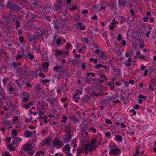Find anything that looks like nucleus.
<instances>
[{"label": "nucleus", "instance_id": "47", "mask_svg": "<svg viewBox=\"0 0 156 156\" xmlns=\"http://www.w3.org/2000/svg\"><path fill=\"white\" fill-rule=\"evenodd\" d=\"M2 156H10V154L8 152L6 151L2 154Z\"/></svg>", "mask_w": 156, "mask_h": 156}, {"label": "nucleus", "instance_id": "10", "mask_svg": "<svg viewBox=\"0 0 156 156\" xmlns=\"http://www.w3.org/2000/svg\"><path fill=\"white\" fill-rule=\"evenodd\" d=\"M114 139L115 141L118 142L119 143H120L122 142V137L121 136L118 134H115L114 135Z\"/></svg>", "mask_w": 156, "mask_h": 156}, {"label": "nucleus", "instance_id": "22", "mask_svg": "<svg viewBox=\"0 0 156 156\" xmlns=\"http://www.w3.org/2000/svg\"><path fill=\"white\" fill-rule=\"evenodd\" d=\"M68 117L66 116H62V119L60 121L61 122L63 123H65L66 122V120H68Z\"/></svg>", "mask_w": 156, "mask_h": 156}, {"label": "nucleus", "instance_id": "51", "mask_svg": "<svg viewBox=\"0 0 156 156\" xmlns=\"http://www.w3.org/2000/svg\"><path fill=\"white\" fill-rule=\"evenodd\" d=\"M102 66H103V65H102L101 64H99L96 65L95 66V68H96V69H98L99 67H102Z\"/></svg>", "mask_w": 156, "mask_h": 156}, {"label": "nucleus", "instance_id": "2", "mask_svg": "<svg viewBox=\"0 0 156 156\" xmlns=\"http://www.w3.org/2000/svg\"><path fill=\"white\" fill-rule=\"evenodd\" d=\"M52 144L54 147L59 148L63 146V143L61 141L59 138L57 137L53 139Z\"/></svg>", "mask_w": 156, "mask_h": 156}, {"label": "nucleus", "instance_id": "20", "mask_svg": "<svg viewBox=\"0 0 156 156\" xmlns=\"http://www.w3.org/2000/svg\"><path fill=\"white\" fill-rule=\"evenodd\" d=\"M83 94V91L82 90L77 89L75 90L74 94L79 96L82 95Z\"/></svg>", "mask_w": 156, "mask_h": 156}, {"label": "nucleus", "instance_id": "56", "mask_svg": "<svg viewBox=\"0 0 156 156\" xmlns=\"http://www.w3.org/2000/svg\"><path fill=\"white\" fill-rule=\"evenodd\" d=\"M39 76L40 77L42 78H44L45 76L44 74L41 73H40L39 74Z\"/></svg>", "mask_w": 156, "mask_h": 156}, {"label": "nucleus", "instance_id": "18", "mask_svg": "<svg viewBox=\"0 0 156 156\" xmlns=\"http://www.w3.org/2000/svg\"><path fill=\"white\" fill-rule=\"evenodd\" d=\"M77 140L76 138H74L71 141V146L73 147H75L77 146L76 144Z\"/></svg>", "mask_w": 156, "mask_h": 156}, {"label": "nucleus", "instance_id": "17", "mask_svg": "<svg viewBox=\"0 0 156 156\" xmlns=\"http://www.w3.org/2000/svg\"><path fill=\"white\" fill-rule=\"evenodd\" d=\"M54 28L56 30H58L60 28V23L58 22L54 21Z\"/></svg>", "mask_w": 156, "mask_h": 156}, {"label": "nucleus", "instance_id": "52", "mask_svg": "<svg viewBox=\"0 0 156 156\" xmlns=\"http://www.w3.org/2000/svg\"><path fill=\"white\" fill-rule=\"evenodd\" d=\"M90 129L93 131V133H94L96 132V129L94 127H91Z\"/></svg>", "mask_w": 156, "mask_h": 156}, {"label": "nucleus", "instance_id": "32", "mask_svg": "<svg viewBox=\"0 0 156 156\" xmlns=\"http://www.w3.org/2000/svg\"><path fill=\"white\" fill-rule=\"evenodd\" d=\"M8 80V78H5L3 79V82L4 85H7Z\"/></svg>", "mask_w": 156, "mask_h": 156}, {"label": "nucleus", "instance_id": "26", "mask_svg": "<svg viewBox=\"0 0 156 156\" xmlns=\"http://www.w3.org/2000/svg\"><path fill=\"white\" fill-rule=\"evenodd\" d=\"M2 122L5 125L7 126L11 123V121L8 120H4Z\"/></svg>", "mask_w": 156, "mask_h": 156}, {"label": "nucleus", "instance_id": "11", "mask_svg": "<svg viewBox=\"0 0 156 156\" xmlns=\"http://www.w3.org/2000/svg\"><path fill=\"white\" fill-rule=\"evenodd\" d=\"M33 132L28 130L26 131L24 133L25 137L28 138L32 136Z\"/></svg>", "mask_w": 156, "mask_h": 156}, {"label": "nucleus", "instance_id": "53", "mask_svg": "<svg viewBox=\"0 0 156 156\" xmlns=\"http://www.w3.org/2000/svg\"><path fill=\"white\" fill-rule=\"evenodd\" d=\"M19 40H20V42L21 43H22L24 41V40L23 38V37H19Z\"/></svg>", "mask_w": 156, "mask_h": 156}, {"label": "nucleus", "instance_id": "61", "mask_svg": "<svg viewBox=\"0 0 156 156\" xmlns=\"http://www.w3.org/2000/svg\"><path fill=\"white\" fill-rule=\"evenodd\" d=\"M129 54L130 53L129 51H127L126 52V54H125V56L126 57H128L129 56Z\"/></svg>", "mask_w": 156, "mask_h": 156}, {"label": "nucleus", "instance_id": "13", "mask_svg": "<svg viewBox=\"0 0 156 156\" xmlns=\"http://www.w3.org/2000/svg\"><path fill=\"white\" fill-rule=\"evenodd\" d=\"M132 58L129 57L127 60V62L126 61L122 62V63L124 65H126L127 67H129L130 65L131 64L130 63V62L131 61Z\"/></svg>", "mask_w": 156, "mask_h": 156}, {"label": "nucleus", "instance_id": "45", "mask_svg": "<svg viewBox=\"0 0 156 156\" xmlns=\"http://www.w3.org/2000/svg\"><path fill=\"white\" fill-rule=\"evenodd\" d=\"M116 54L119 56H121L122 55V53L121 52V50L120 49L116 51Z\"/></svg>", "mask_w": 156, "mask_h": 156}, {"label": "nucleus", "instance_id": "57", "mask_svg": "<svg viewBox=\"0 0 156 156\" xmlns=\"http://www.w3.org/2000/svg\"><path fill=\"white\" fill-rule=\"evenodd\" d=\"M149 17H145L143 19V21L145 22H147V21L149 19Z\"/></svg>", "mask_w": 156, "mask_h": 156}, {"label": "nucleus", "instance_id": "55", "mask_svg": "<svg viewBox=\"0 0 156 156\" xmlns=\"http://www.w3.org/2000/svg\"><path fill=\"white\" fill-rule=\"evenodd\" d=\"M149 89H150V90L151 91H153L154 90V89L151 86V84H149Z\"/></svg>", "mask_w": 156, "mask_h": 156}, {"label": "nucleus", "instance_id": "19", "mask_svg": "<svg viewBox=\"0 0 156 156\" xmlns=\"http://www.w3.org/2000/svg\"><path fill=\"white\" fill-rule=\"evenodd\" d=\"M10 8L12 9L13 10H19L20 9V8L17 5H16L13 4L10 6Z\"/></svg>", "mask_w": 156, "mask_h": 156}, {"label": "nucleus", "instance_id": "40", "mask_svg": "<svg viewBox=\"0 0 156 156\" xmlns=\"http://www.w3.org/2000/svg\"><path fill=\"white\" fill-rule=\"evenodd\" d=\"M77 8L75 5H73L72 8H69L70 11H74L77 9Z\"/></svg>", "mask_w": 156, "mask_h": 156}, {"label": "nucleus", "instance_id": "38", "mask_svg": "<svg viewBox=\"0 0 156 156\" xmlns=\"http://www.w3.org/2000/svg\"><path fill=\"white\" fill-rule=\"evenodd\" d=\"M100 76L101 79L105 81L107 79V77L105 75H101Z\"/></svg>", "mask_w": 156, "mask_h": 156}, {"label": "nucleus", "instance_id": "33", "mask_svg": "<svg viewBox=\"0 0 156 156\" xmlns=\"http://www.w3.org/2000/svg\"><path fill=\"white\" fill-rule=\"evenodd\" d=\"M82 41L85 44H87L88 42V40L87 38H84L82 39Z\"/></svg>", "mask_w": 156, "mask_h": 156}, {"label": "nucleus", "instance_id": "39", "mask_svg": "<svg viewBox=\"0 0 156 156\" xmlns=\"http://www.w3.org/2000/svg\"><path fill=\"white\" fill-rule=\"evenodd\" d=\"M151 83L153 84H154L156 83V79L152 78L151 79Z\"/></svg>", "mask_w": 156, "mask_h": 156}, {"label": "nucleus", "instance_id": "58", "mask_svg": "<svg viewBox=\"0 0 156 156\" xmlns=\"http://www.w3.org/2000/svg\"><path fill=\"white\" fill-rule=\"evenodd\" d=\"M9 90L10 92H13V91H14L15 89L13 87H10V88H9Z\"/></svg>", "mask_w": 156, "mask_h": 156}, {"label": "nucleus", "instance_id": "28", "mask_svg": "<svg viewBox=\"0 0 156 156\" xmlns=\"http://www.w3.org/2000/svg\"><path fill=\"white\" fill-rule=\"evenodd\" d=\"M45 110L43 109L41 110H39L38 113L40 115H42L45 113Z\"/></svg>", "mask_w": 156, "mask_h": 156}, {"label": "nucleus", "instance_id": "7", "mask_svg": "<svg viewBox=\"0 0 156 156\" xmlns=\"http://www.w3.org/2000/svg\"><path fill=\"white\" fill-rule=\"evenodd\" d=\"M118 22L117 21H116L115 19L113 20L112 22L111 23V25H110L109 27L110 30H113L114 28L116 27L115 25L118 24Z\"/></svg>", "mask_w": 156, "mask_h": 156}, {"label": "nucleus", "instance_id": "62", "mask_svg": "<svg viewBox=\"0 0 156 156\" xmlns=\"http://www.w3.org/2000/svg\"><path fill=\"white\" fill-rule=\"evenodd\" d=\"M88 11L87 10H84L81 12L82 14H86L88 13Z\"/></svg>", "mask_w": 156, "mask_h": 156}, {"label": "nucleus", "instance_id": "14", "mask_svg": "<svg viewBox=\"0 0 156 156\" xmlns=\"http://www.w3.org/2000/svg\"><path fill=\"white\" fill-rule=\"evenodd\" d=\"M49 65L48 63L47 62L42 64L43 68L44 69L45 71L47 72L48 71V68H47L48 66Z\"/></svg>", "mask_w": 156, "mask_h": 156}, {"label": "nucleus", "instance_id": "59", "mask_svg": "<svg viewBox=\"0 0 156 156\" xmlns=\"http://www.w3.org/2000/svg\"><path fill=\"white\" fill-rule=\"evenodd\" d=\"M97 141L96 140H92L91 141V143H90V144H92L93 145H94V144H95Z\"/></svg>", "mask_w": 156, "mask_h": 156}, {"label": "nucleus", "instance_id": "44", "mask_svg": "<svg viewBox=\"0 0 156 156\" xmlns=\"http://www.w3.org/2000/svg\"><path fill=\"white\" fill-rule=\"evenodd\" d=\"M105 135L107 137H109L111 135V133L109 132H106L105 133Z\"/></svg>", "mask_w": 156, "mask_h": 156}, {"label": "nucleus", "instance_id": "46", "mask_svg": "<svg viewBox=\"0 0 156 156\" xmlns=\"http://www.w3.org/2000/svg\"><path fill=\"white\" fill-rule=\"evenodd\" d=\"M138 97L141 98V99H145L146 98V97L145 96H143L142 94H140L138 96Z\"/></svg>", "mask_w": 156, "mask_h": 156}, {"label": "nucleus", "instance_id": "9", "mask_svg": "<svg viewBox=\"0 0 156 156\" xmlns=\"http://www.w3.org/2000/svg\"><path fill=\"white\" fill-rule=\"evenodd\" d=\"M70 147L69 144L65 145L62 149L63 151L66 154L70 153Z\"/></svg>", "mask_w": 156, "mask_h": 156}, {"label": "nucleus", "instance_id": "48", "mask_svg": "<svg viewBox=\"0 0 156 156\" xmlns=\"http://www.w3.org/2000/svg\"><path fill=\"white\" fill-rule=\"evenodd\" d=\"M71 46V44L69 43H67L66 44V46H65V48L66 49H68L69 48H70Z\"/></svg>", "mask_w": 156, "mask_h": 156}, {"label": "nucleus", "instance_id": "64", "mask_svg": "<svg viewBox=\"0 0 156 156\" xmlns=\"http://www.w3.org/2000/svg\"><path fill=\"white\" fill-rule=\"evenodd\" d=\"M122 44L123 46H125L126 45V42L125 40H123L122 41Z\"/></svg>", "mask_w": 156, "mask_h": 156}, {"label": "nucleus", "instance_id": "23", "mask_svg": "<svg viewBox=\"0 0 156 156\" xmlns=\"http://www.w3.org/2000/svg\"><path fill=\"white\" fill-rule=\"evenodd\" d=\"M104 60H106L107 59V57L106 55L103 52H101L98 54Z\"/></svg>", "mask_w": 156, "mask_h": 156}, {"label": "nucleus", "instance_id": "5", "mask_svg": "<svg viewBox=\"0 0 156 156\" xmlns=\"http://www.w3.org/2000/svg\"><path fill=\"white\" fill-rule=\"evenodd\" d=\"M23 95L22 101L24 102H27L30 98L29 94L26 92H23Z\"/></svg>", "mask_w": 156, "mask_h": 156}, {"label": "nucleus", "instance_id": "60", "mask_svg": "<svg viewBox=\"0 0 156 156\" xmlns=\"http://www.w3.org/2000/svg\"><path fill=\"white\" fill-rule=\"evenodd\" d=\"M82 68L83 70H84L86 69V66L84 64H82L81 65Z\"/></svg>", "mask_w": 156, "mask_h": 156}, {"label": "nucleus", "instance_id": "24", "mask_svg": "<svg viewBox=\"0 0 156 156\" xmlns=\"http://www.w3.org/2000/svg\"><path fill=\"white\" fill-rule=\"evenodd\" d=\"M33 105V102H31L29 103L24 105V106L26 108V109H28L30 106L32 105Z\"/></svg>", "mask_w": 156, "mask_h": 156}, {"label": "nucleus", "instance_id": "63", "mask_svg": "<svg viewBox=\"0 0 156 156\" xmlns=\"http://www.w3.org/2000/svg\"><path fill=\"white\" fill-rule=\"evenodd\" d=\"M53 101L54 99L52 98L51 99H48L47 100V101L48 102H49L50 104H52Z\"/></svg>", "mask_w": 156, "mask_h": 156}, {"label": "nucleus", "instance_id": "21", "mask_svg": "<svg viewBox=\"0 0 156 156\" xmlns=\"http://www.w3.org/2000/svg\"><path fill=\"white\" fill-rule=\"evenodd\" d=\"M119 5L123 6L126 5L127 4V2L124 0H119Z\"/></svg>", "mask_w": 156, "mask_h": 156}, {"label": "nucleus", "instance_id": "34", "mask_svg": "<svg viewBox=\"0 0 156 156\" xmlns=\"http://www.w3.org/2000/svg\"><path fill=\"white\" fill-rule=\"evenodd\" d=\"M12 133L13 137H16V136L17 135L16 130L14 129L12 131Z\"/></svg>", "mask_w": 156, "mask_h": 156}, {"label": "nucleus", "instance_id": "31", "mask_svg": "<svg viewBox=\"0 0 156 156\" xmlns=\"http://www.w3.org/2000/svg\"><path fill=\"white\" fill-rule=\"evenodd\" d=\"M15 22H16L15 25L16 26V28L17 29V28L20 27V22L18 20H16L15 21Z\"/></svg>", "mask_w": 156, "mask_h": 156}, {"label": "nucleus", "instance_id": "4", "mask_svg": "<svg viewBox=\"0 0 156 156\" xmlns=\"http://www.w3.org/2000/svg\"><path fill=\"white\" fill-rule=\"evenodd\" d=\"M21 141V139L20 138L17 137H13L12 143L15 146H17L19 145Z\"/></svg>", "mask_w": 156, "mask_h": 156}, {"label": "nucleus", "instance_id": "29", "mask_svg": "<svg viewBox=\"0 0 156 156\" xmlns=\"http://www.w3.org/2000/svg\"><path fill=\"white\" fill-rule=\"evenodd\" d=\"M56 55L58 56L60 55L63 54V52L56 49L55 52Z\"/></svg>", "mask_w": 156, "mask_h": 156}, {"label": "nucleus", "instance_id": "43", "mask_svg": "<svg viewBox=\"0 0 156 156\" xmlns=\"http://www.w3.org/2000/svg\"><path fill=\"white\" fill-rule=\"evenodd\" d=\"M50 81V80H49L45 79L44 80H43L42 82L43 84H44L46 83L49 82Z\"/></svg>", "mask_w": 156, "mask_h": 156}, {"label": "nucleus", "instance_id": "35", "mask_svg": "<svg viewBox=\"0 0 156 156\" xmlns=\"http://www.w3.org/2000/svg\"><path fill=\"white\" fill-rule=\"evenodd\" d=\"M122 36L121 34H118V37L117 38V41H120L122 40Z\"/></svg>", "mask_w": 156, "mask_h": 156}, {"label": "nucleus", "instance_id": "30", "mask_svg": "<svg viewBox=\"0 0 156 156\" xmlns=\"http://www.w3.org/2000/svg\"><path fill=\"white\" fill-rule=\"evenodd\" d=\"M77 153L80 154L82 153L83 152H85V151L83 149V146H82L81 149L80 148H77Z\"/></svg>", "mask_w": 156, "mask_h": 156}, {"label": "nucleus", "instance_id": "12", "mask_svg": "<svg viewBox=\"0 0 156 156\" xmlns=\"http://www.w3.org/2000/svg\"><path fill=\"white\" fill-rule=\"evenodd\" d=\"M41 87L40 85H37L34 88V90L36 93H39L41 91Z\"/></svg>", "mask_w": 156, "mask_h": 156}, {"label": "nucleus", "instance_id": "16", "mask_svg": "<svg viewBox=\"0 0 156 156\" xmlns=\"http://www.w3.org/2000/svg\"><path fill=\"white\" fill-rule=\"evenodd\" d=\"M49 139L48 138L43 140L41 142V144L42 146H45L49 144Z\"/></svg>", "mask_w": 156, "mask_h": 156}, {"label": "nucleus", "instance_id": "50", "mask_svg": "<svg viewBox=\"0 0 156 156\" xmlns=\"http://www.w3.org/2000/svg\"><path fill=\"white\" fill-rule=\"evenodd\" d=\"M106 123L108 124H111L112 122L110 120L107 119H106Z\"/></svg>", "mask_w": 156, "mask_h": 156}, {"label": "nucleus", "instance_id": "6", "mask_svg": "<svg viewBox=\"0 0 156 156\" xmlns=\"http://www.w3.org/2000/svg\"><path fill=\"white\" fill-rule=\"evenodd\" d=\"M72 137L71 136V134L70 131L67 132L66 134V136L63 138L64 140L66 142H68L69 141Z\"/></svg>", "mask_w": 156, "mask_h": 156}, {"label": "nucleus", "instance_id": "27", "mask_svg": "<svg viewBox=\"0 0 156 156\" xmlns=\"http://www.w3.org/2000/svg\"><path fill=\"white\" fill-rule=\"evenodd\" d=\"M62 5H55V9L57 10H60L62 8Z\"/></svg>", "mask_w": 156, "mask_h": 156}, {"label": "nucleus", "instance_id": "37", "mask_svg": "<svg viewBox=\"0 0 156 156\" xmlns=\"http://www.w3.org/2000/svg\"><path fill=\"white\" fill-rule=\"evenodd\" d=\"M70 119L73 122H75L77 121V119H76L74 116H71L70 117Z\"/></svg>", "mask_w": 156, "mask_h": 156}, {"label": "nucleus", "instance_id": "25", "mask_svg": "<svg viewBox=\"0 0 156 156\" xmlns=\"http://www.w3.org/2000/svg\"><path fill=\"white\" fill-rule=\"evenodd\" d=\"M73 98L76 102H78V100L80 99V98L79 97V96L74 94L73 97Z\"/></svg>", "mask_w": 156, "mask_h": 156}, {"label": "nucleus", "instance_id": "36", "mask_svg": "<svg viewBox=\"0 0 156 156\" xmlns=\"http://www.w3.org/2000/svg\"><path fill=\"white\" fill-rule=\"evenodd\" d=\"M27 55L29 57L30 59L31 60H32L34 58V56L33 55H32L31 53L29 52L27 53Z\"/></svg>", "mask_w": 156, "mask_h": 156}, {"label": "nucleus", "instance_id": "41", "mask_svg": "<svg viewBox=\"0 0 156 156\" xmlns=\"http://www.w3.org/2000/svg\"><path fill=\"white\" fill-rule=\"evenodd\" d=\"M22 72H23L24 74L27 73H29V72L28 69L27 68H23Z\"/></svg>", "mask_w": 156, "mask_h": 156}, {"label": "nucleus", "instance_id": "1", "mask_svg": "<svg viewBox=\"0 0 156 156\" xmlns=\"http://www.w3.org/2000/svg\"><path fill=\"white\" fill-rule=\"evenodd\" d=\"M112 144V145L110 144H109V147H111L110 150L109 154L116 155H120L121 153L120 150L118 147H116L114 144Z\"/></svg>", "mask_w": 156, "mask_h": 156}, {"label": "nucleus", "instance_id": "3", "mask_svg": "<svg viewBox=\"0 0 156 156\" xmlns=\"http://www.w3.org/2000/svg\"><path fill=\"white\" fill-rule=\"evenodd\" d=\"M96 145L90 144L84 145L83 146V149L85 151V152L87 153L88 151H91L97 147Z\"/></svg>", "mask_w": 156, "mask_h": 156}, {"label": "nucleus", "instance_id": "8", "mask_svg": "<svg viewBox=\"0 0 156 156\" xmlns=\"http://www.w3.org/2000/svg\"><path fill=\"white\" fill-rule=\"evenodd\" d=\"M63 69V67L61 66H54L53 68V70L55 71H57L59 72H62V69Z\"/></svg>", "mask_w": 156, "mask_h": 156}, {"label": "nucleus", "instance_id": "42", "mask_svg": "<svg viewBox=\"0 0 156 156\" xmlns=\"http://www.w3.org/2000/svg\"><path fill=\"white\" fill-rule=\"evenodd\" d=\"M8 147L11 151H12L14 150V148L13 147L12 145L10 144L8 145Z\"/></svg>", "mask_w": 156, "mask_h": 156}, {"label": "nucleus", "instance_id": "49", "mask_svg": "<svg viewBox=\"0 0 156 156\" xmlns=\"http://www.w3.org/2000/svg\"><path fill=\"white\" fill-rule=\"evenodd\" d=\"M61 43V40L60 38L58 39L56 41V44L58 45H59Z\"/></svg>", "mask_w": 156, "mask_h": 156}, {"label": "nucleus", "instance_id": "54", "mask_svg": "<svg viewBox=\"0 0 156 156\" xmlns=\"http://www.w3.org/2000/svg\"><path fill=\"white\" fill-rule=\"evenodd\" d=\"M98 16L96 15H94V16L92 17V20H96L98 19Z\"/></svg>", "mask_w": 156, "mask_h": 156}, {"label": "nucleus", "instance_id": "15", "mask_svg": "<svg viewBox=\"0 0 156 156\" xmlns=\"http://www.w3.org/2000/svg\"><path fill=\"white\" fill-rule=\"evenodd\" d=\"M31 146L30 144H26L25 145L23 146V148L25 151H27L30 149Z\"/></svg>", "mask_w": 156, "mask_h": 156}]
</instances>
